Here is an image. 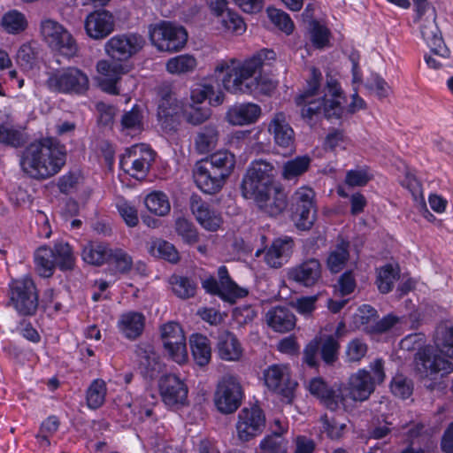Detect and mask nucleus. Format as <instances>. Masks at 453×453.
Here are the masks:
<instances>
[{
  "mask_svg": "<svg viewBox=\"0 0 453 453\" xmlns=\"http://www.w3.org/2000/svg\"><path fill=\"white\" fill-rule=\"evenodd\" d=\"M266 52L261 50L237 65L222 62L217 65L214 73L222 76V86L231 94L269 95L275 87L271 79L261 74ZM268 53L274 54L273 50Z\"/></svg>",
  "mask_w": 453,
  "mask_h": 453,
  "instance_id": "f257e3e1",
  "label": "nucleus"
},
{
  "mask_svg": "<svg viewBox=\"0 0 453 453\" xmlns=\"http://www.w3.org/2000/svg\"><path fill=\"white\" fill-rule=\"evenodd\" d=\"M273 166L264 160L254 161L242 178L241 189L247 199H253L270 216L280 215L287 207V196L275 185Z\"/></svg>",
  "mask_w": 453,
  "mask_h": 453,
  "instance_id": "f03ea898",
  "label": "nucleus"
},
{
  "mask_svg": "<svg viewBox=\"0 0 453 453\" xmlns=\"http://www.w3.org/2000/svg\"><path fill=\"white\" fill-rule=\"evenodd\" d=\"M66 161V149L56 137L31 142L22 151L19 165L30 178L42 180L58 173Z\"/></svg>",
  "mask_w": 453,
  "mask_h": 453,
  "instance_id": "7ed1b4c3",
  "label": "nucleus"
},
{
  "mask_svg": "<svg viewBox=\"0 0 453 453\" xmlns=\"http://www.w3.org/2000/svg\"><path fill=\"white\" fill-rule=\"evenodd\" d=\"M322 79L321 71L315 66L311 67V76L306 81V87L296 97V104L301 107V114L303 119L311 120L313 118L324 116L327 119H339L343 114V106H340L336 101H326V96L314 98L319 95Z\"/></svg>",
  "mask_w": 453,
  "mask_h": 453,
  "instance_id": "20e7f679",
  "label": "nucleus"
},
{
  "mask_svg": "<svg viewBox=\"0 0 453 453\" xmlns=\"http://www.w3.org/2000/svg\"><path fill=\"white\" fill-rule=\"evenodd\" d=\"M5 307L22 318L34 317L37 313L39 290L32 277L11 278L7 284Z\"/></svg>",
  "mask_w": 453,
  "mask_h": 453,
  "instance_id": "39448f33",
  "label": "nucleus"
},
{
  "mask_svg": "<svg viewBox=\"0 0 453 453\" xmlns=\"http://www.w3.org/2000/svg\"><path fill=\"white\" fill-rule=\"evenodd\" d=\"M316 193L308 186L298 188L291 196L292 218L297 229L310 230L317 219Z\"/></svg>",
  "mask_w": 453,
  "mask_h": 453,
  "instance_id": "423d86ee",
  "label": "nucleus"
},
{
  "mask_svg": "<svg viewBox=\"0 0 453 453\" xmlns=\"http://www.w3.org/2000/svg\"><path fill=\"white\" fill-rule=\"evenodd\" d=\"M43 41L52 51L67 58L77 55L79 47L73 35L60 23L48 19L41 22Z\"/></svg>",
  "mask_w": 453,
  "mask_h": 453,
  "instance_id": "0eeeda50",
  "label": "nucleus"
},
{
  "mask_svg": "<svg viewBox=\"0 0 453 453\" xmlns=\"http://www.w3.org/2000/svg\"><path fill=\"white\" fill-rule=\"evenodd\" d=\"M150 38L158 50L177 52L186 45L188 32L182 26L163 20L150 29Z\"/></svg>",
  "mask_w": 453,
  "mask_h": 453,
  "instance_id": "6e6552de",
  "label": "nucleus"
},
{
  "mask_svg": "<svg viewBox=\"0 0 453 453\" xmlns=\"http://www.w3.org/2000/svg\"><path fill=\"white\" fill-rule=\"evenodd\" d=\"M218 277L219 280L211 275L203 280L202 286L206 293L217 296L221 300L231 303L248 296L249 291L232 280L226 265H220L218 268Z\"/></svg>",
  "mask_w": 453,
  "mask_h": 453,
  "instance_id": "1a4fd4ad",
  "label": "nucleus"
},
{
  "mask_svg": "<svg viewBox=\"0 0 453 453\" xmlns=\"http://www.w3.org/2000/svg\"><path fill=\"white\" fill-rule=\"evenodd\" d=\"M243 395L242 387L237 378L226 375L217 384L214 404L220 413L231 414L241 406Z\"/></svg>",
  "mask_w": 453,
  "mask_h": 453,
  "instance_id": "9d476101",
  "label": "nucleus"
},
{
  "mask_svg": "<svg viewBox=\"0 0 453 453\" xmlns=\"http://www.w3.org/2000/svg\"><path fill=\"white\" fill-rule=\"evenodd\" d=\"M417 372L426 378L445 377L453 372V363L438 354L431 346H425L415 354Z\"/></svg>",
  "mask_w": 453,
  "mask_h": 453,
  "instance_id": "9b49d317",
  "label": "nucleus"
},
{
  "mask_svg": "<svg viewBox=\"0 0 453 453\" xmlns=\"http://www.w3.org/2000/svg\"><path fill=\"white\" fill-rule=\"evenodd\" d=\"M47 82L50 89L64 94L83 95L88 89L87 74L77 67L58 70L49 77Z\"/></svg>",
  "mask_w": 453,
  "mask_h": 453,
  "instance_id": "f8f14e48",
  "label": "nucleus"
},
{
  "mask_svg": "<svg viewBox=\"0 0 453 453\" xmlns=\"http://www.w3.org/2000/svg\"><path fill=\"white\" fill-rule=\"evenodd\" d=\"M161 339L165 350L173 362L183 365L188 360L186 336L182 326L173 321L161 326Z\"/></svg>",
  "mask_w": 453,
  "mask_h": 453,
  "instance_id": "ddd939ff",
  "label": "nucleus"
},
{
  "mask_svg": "<svg viewBox=\"0 0 453 453\" xmlns=\"http://www.w3.org/2000/svg\"><path fill=\"white\" fill-rule=\"evenodd\" d=\"M138 146L127 149L126 154L122 155L119 158V168L126 173L130 175L135 180H142L146 177L151 162L154 161V150L142 144L139 148L142 154L138 157L136 156V149Z\"/></svg>",
  "mask_w": 453,
  "mask_h": 453,
  "instance_id": "4468645a",
  "label": "nucleus"
},
{
  "mask_svg": "<svg viewBox=\"0 0 453 453\" xmlns=\"http://www.w3.org/2000/svg\"><path fill=\"white\" fill-rule=\"evenodd\" d=\"M263 376L265 385L270 391L288 400L293 399L297 382L290 378L287 366L277 364L269 365Z\"/></svg>",
  "mask_w": 453,
  "mask_h": 453,
  "instance_id": "2eb2a0df",
  "label": "nucleus"
},
{
  "mask_svg": "<svg viewBox=\"0 0 453 453\" xmlns=\"http://www.w3.org/2000/svg\"><path fill=\"white\" fill-rule=\"evenodd\" d=\"M265 426V416L263 410L255 405L250 409L243 408L238 414L236 431L242 441H249L262 434Z\"/></svg>",
  "mask_w": 453,
  "mask_h": 453,
  "instance_id": "dca6fc26",
  "label": "nucleus"
},
{
  "mask_svg": "<svg viewBox=\"0 0 453 453\" xmlns=\"http://www.w3.org/2000/svg\"><path fill=\"white\" fill-rule=\"evenodd\" d=\"M143 45L142 36L122 35L111 37L105 44V50L111 59L122 62L136 54Z\"/></svg>",
  "mask_w": 453,
  "mask_h": 453,
  "instance_id": "f3484780",
  "label": "nucleus"
},
{
  "mask_svg": "<svg viewBox=\"0 0 453 453\" xmlns=\"http://www.w3.org/2000/svg\"><path fill=\"white\" fill-rule=\"evenodd\" d=\"M310 394L319 400V403L326 409L335 411L344 400L340 388L330 385L321 377H314L308 384Z\"/></svg>",
  "mask_w": 453,
  "mask_h": 453,
  "instance_id": "a211bd4d",
  "label": "nucleus"
},
{
  "mask_svg": "<svg viewBox=\"0 0 453 453\" xmlns=\"http://www.w3.org/2000/svg\"><path fill=\"white\" fill-rule=\"evenodd\" d=\"M182 107L171 91L165 92L157 105V119L165 132H173L178 129L180 121Z\"/></svg>",
  "mask_w": 453,
  "mask_h": 453,
  "instance_id": "6ab92c4d",
  "label": "nucleus"
},
{
  "mask_svg": "<svg viewBox=\"0 0 453 453\" xmlns=\"http://www.w3.org/2000/svg\"><path fill=\"white\" fill-rule=\"evenodd\" d=\"M159 393L163 402L168 406L184 404L188 397V387L179 376L169 373L163 375L158 381Z\"/></svg>",
  "mask_w": 453,
  "mask_h": 453,
  "instance_id": "aec40b11",
  "label": "nucleus"
},
{
  "mask_svg": "<svg viewBox=\"0 0 453 453\" xmlns=\"http://www.w3.org/2000/svg\"><path fill=\"white\" fill-rule=\"evenodd\" d=\"M134 354L141 375L145 380H152L156 379L161 372L163 365L153 345L148 342H141L136 345Z\"/></svg>",
  "mask_w": 453,
  "mask_h": 453,
  "instance_id": "412c9836",
  "label": "nucleus"
},
{
  "mask_svg": "<svg viewBox=\"0 0 453 453\" xmlns=\"http://www.w3.org/2000/svg\"><path fill=\"white\" fill-rule=\"evenodd\" d=\"M114 27V16L104 9L91 12L84 21L86 34L95 40L106 38L113 32Z\"/></svg>",
  "mask_w": 453,
  "mask_h": 453,
  "instance_id": "4be33fe9",
  "label": "nucleus"
},
{
  "mask_svg": "<svg viewBox=\"0 0 453 453\" xmlns=\"http://www.w3.org/2000/svg\"><path fill=\"white\" fill-rule=\"evenodd\" d=\"M189 207L197 222L208 231H217L223 222L221 215L197 194L191 195Z\"/></svg>",
  "mask_w": 453,
  "mask_h": 453,
  "instance_id": "5701e85b",
  "label": "nucleus"
},
{
  "mask_svg": "<svg viewBox=\"0 0 453 453\" xmlns=\"http://www.w3.org/2000/svg\"><path fill=\"white\" fill-rule=\"evenodd\" d=\"M189 207L197 222L208 231H217L223 222L221 215L197 194L191 195Z\"/></svg>",
  "mask_w": 453,
  "mask_h": 453,
  "instance_id": "b1692460",
  "label": "nucleus"
},
{
  "mask_svg": "<svg viewBox=\"0 0 453 453\" xmlns=\"http://www.w3.org/2000/svg\"><path fill=\"white\" fill-rule=\"evenodd\" d=\"M189 207L197 222L208 231H217L223 222L221 215L197 194L191 195Z\"/></svg>",
  "mask_w": 453,
  "mask_h": 453,
  "instance_id": "393cba45",
  "label": "nucleus"
},
{
  "mask_svg": "<svg viewBox=\"0 0 453 453\" xmlns=\"http://www.w3.org/2000/svg\"><path fill=\"white\" fill-rule=\"evenodd\" d=\"M268 130L273 136L275 145L282 150V154L295 150V133L283 112H277L273 116L269 122Z\"/></svg>",
  "mask_w": 453,
  "mask_h": 453,
  "instance_id": "a878e982",
  "label": "nucleus"
},
{
  "mask_svg": "<svg viewBox=\"0 0 453 453\" xmlns=\"http://www.w3.org/2000/svg\"><path fill=\"white\" fill-rule=\"evenodd\" d=\"M193 179L196 187L203 193L214 195L219 193L226 182V179L217 172L196 162L193 168Z\"/></svg>",
  "mask_w": 453,
  "mask_h": 453,
  "instance_id": "bb28decb",
  "label": "nucleus"
},
{
  "mask_svg": "<svg viewBox=\"0 0 453 453\" xmlns=\"http://www.w3.org/2000/svg\"><path fill=\"white\" fill-rule=\"evenodd\" d=\"M321 277V264L319 259L309 258L288 272V279L303 287H312Z\"/></svg>",
  "mask_w": 453,
  "mask_h": 453,
  "instance_id": "cd10ccee",
  "label": "nucleus"
},
{
  "mask_svg": "<svg viewBox=\"0 0 453 453\" xmlns=\"http://www.w3.org/2000/svg\"><path fill=\"white\" fill-rule=\"evenodd\" d=\"M216 352L218 357L226 362H237L243 355V348L237 336L224 330L217 338Z\"/></svg>",
  "mask_w": 453,
  "mask_h": 453,
  "instance_id": "c85d7f7f",
  "label": "nucleus"
},
{
  "mask_svg": "<svg viewBox=\"0 0 453 453\" xmlns=\"http://www.w3.org/2000/svg\"><path fill=\"white\" fill-rule=\"evenodd\" d=\"M96 69L104 76L100 81L102 90L111 95H119V90L117 84L121 74L124 73L122 64L101 60L97 63Z\"/></svg>",
  "mask_w": 453,
  "mask_h": 453,
  "instance_id": "c756f323",
  "label": "nucleus"
},
{
  "mask_svg": "<svg viewBox=\"0 0 453 453\" xmlns=\"http://www.w3.org/2000/svg\"><path fill=\"white\" fill-rule=\"evenodd\" d=\"M198 162L210 167L226 180L232 174L236 164L234 154L228 150H217Z\"/></svg>",
  "mask_w": 453,
  "mask_h": 453,
  "instance_id": "7c9ffc66",
  "label": "nucleus"
},
{
  "mask_svg": "<svg viewBox=\"0 0 453 453\" xmlns=\"http://www.w3.org/2000/svg\"><path fill=\"white\" fill-rule=\"evenodd\" d=\"M293 244L290 237L274 239L265 254V263L272 268H280L290 257Z\"/></svg>",
  "mask_w": 453,
  "mask_h": 453,
  "instance_id": "2f4dec72",
  "label": "nucleus"
},
{
  "mask_svg": "<svg viewBox=\"0 0 453 453\" xmlns=\"http://www.w3.org/2000/svg\"><path fill=\"white\" fill-rule=\"evenodd\" d=\"M420 35L431 52L444 58H449L450 51L445 45L441 31L435 23V16L420 27Z\"/></svg>",
  "mask_w": 453,
  "mask_h": 453,
  "instance_id": "473e14b6",
  "label": "nucleus"
},
{
  "mask_svg": "<svg viewBox=\"0 0 453 453\" xmlns=\"http://www.w3.org/2000/svg\"><path fill=\"white\" fill-rule=\"evenodd\" d=\"M265 318L268 326L278 333L290 332L296 324V315L287 307H273L267 311Z\"/></svg>",
  "mask_w": 453,
  "mask_h": 453,
  "instance_id": "72a5a7b5",
  "label": "nucleus"
},
{
  "mask_svg": "<svg viewBox=\"0 0 453 453\" xmlns=\"http://www.w3.org/2000/svg\"><path fill=\"white\" fill-rule=\"evenodd\" d=\"M261 114V108L253 103L240 104L230 108L226 112L229 123L243 126L255 123Z\"/></svg>",
  "mask_w": 453,
  "mask_h": 453,
  "instance_id": "f704fd0d",
  "label": "nucleus"
},
{
  "mask_svg": "<svg viewBox=\"0 0 453 453\" xmlns=\"http://www.w3.org/2000/svg\"><path fill=\"white\" fill-rule=\"evenodd\" d=\"M349 383L350 394L356 401L362 402L368 399L375 388L371 373L365 369H360L352 374Z\"/></svg>",
  "mask_w": 453,
  "mask_h": 453,
  "instance_id": "c9c22d12",
  "label": "nucleus"
},
{
  "mask_svg": "<svg viewBox=\"0 0 453 453\" xmlns=\"http://www.w3.org/2000/svg\"><path fill=\"white\" fill-rule=\"evenodd\" d=\"M189 347L194 363L199 367L208 365L211 360V342L204 334L194 333L189 336Z\"/></svg>",
  "mask_w": 453,
  "mask_h": 453,
  "instance_id": "e433bc0d",
  "label": "nucleus"
},
{
  "mask_svg": "<svg viewBox=\"0 0 453 453\" xmlns=\"http://www.w3.org/2000/svg\"><path fill=\"white\" fill-rule=\"evenodd\" d=\"M144 325L145 317L142 313L128 311L120 316L118 328L126 338L134 340L142 334Z\"/></svg>",
  "mask_w": 453,
  "mask_h": 453,
  "instance_id": "4c0bfd02",
  "label": "nucleus"
},
{
  "mask_svg": "<svg viewBox=\"0 0 453 453\" xmlns=\"http://www.w3.org/2000/svg\"><path fill=\"white\" fill-rule=\"evenodd\" d=\"M349 241L339 236L334 249L326 259V265L331 273H337L344 268L349 259Z\"/></svg>",
  "mask_w": 453,
  "mask_h": 453,
  "instance_id": "58836bf2",
  "label": "nucleus"
},
{
  "mask_svg": "<svg viewBox=\"0 0 453 453\" xmlns=\"http://www.w3.org/2000/svg\"><path fill=\"white\" fill-rule=\"evenodd\" d=\"M110 245L104 242L89 241L82 248V260L91 265H105Z\"/></svg>",
  "mask_w": 453,
  "mask_h": 453,
  "instance_id": "ea45409f",
  "label": "nucleus"
},
{
  "mask_svg": "<svg viewBox=\"0 0 453 453\" xmlns=\"http://www.w3.org/2000/svg\"><path fill=\"white\" fill-rule=\"evenodd\" d=\"M168 283L174 296L182 300L192 298L197 290V282L192 277L173 273Z\"/></svg>",
  "mask_w": 453,
  "mask_h": 453,
  "instance_id": "a19ab883",
  "label": "nucleus"
},
{
  "mask_svg": "<svg viewBox=\"0 0 453 453\" xmlns=\"http://www.w3.org/2000/svg\"><path fill=\"white\" fill-rule=\"evenodd\" d=\"M105 264L113 271L114 274H126L133 266L132 257L121 248L109 250Z\"/></svg>",
  "mask_w": 453,
  "mask_h": 453,
  "instance_id": "79ce46f5",
  "label": "nucleus"
},
{
  "mask_svg": "<svg viewBox=\"0 0 453 453\" xmlns=\"http://www.w3.org/2000/svg\"><path fill=\"white\" fill-rule=\"evenodd\" d=\"M35 266L39 276L50 278L53 275L57 265L50 247L41 246L35 253Z\"/></svg>",
  "mask_w": 453,
  "mask_h": 453,
  "instance_id": "37998d69",
  "label": "nucleus"
},
{
  "mask_svg": "<svg viewBox=\"0 0 453 453\" xmlns=\"http://www.w3.org/2000/svg\"><path fill=\"white\" fill-rule=\"evenodd\" d=\"M107 395V385L103 379H95L91 381L86 390V405L89 410H97L105 402Z\"/></svg>",
  "mask_w": 453,
  "mask_h": 453,
  "instance_id": "c03bdc74",
  "label": "nucleus"
},
{
  "mask_svg": "<svg viewBox=\"0 0 453 453\" xmlns=\"http://www.w3.org/2000/svg\"><path fill=\"white\" fill-rule=\"evenodd\" d=\"M57 267L65 272L72 270L74 266L75 258L71 245L64 241L55 242L50 247Z\"/></svg>",
  "mask_w": 453,
  "mask_h": 453,
  "instance_id": "a18cd8bd",
  "label": "nucleus"
},
{
  "mask_svg": "<svg viewBox=\"0 0 453 453\" xmlns=\"http://www.w3.org/2000/svg\"><path fill=\"white\" fill-rule=\"evenodd\" d=\"M225 95L222 91H215L214 87L209 83L198 85L191 90V99L195 104H202L208 100L212 106L220 105L224 102Z\"/></svg>",
  "mask_w": 453,
  "mask_h": 453,
  "instance_id": "49530a36",
  "label": "nucleus"
},
{
  "mask_svg": "<svg viewBox=\"0 0 453 453\" xmlns=\"http://www.w3.org/2000/svg\"><path fill=\"white\" fill-rule=\"evenodd\" d=\"M144 204L150 213L159 217L167 215L171 211L168 196L159 190L150 192L144 198Z\"/></svg>",
  "mask_w": 453,
  "mask_h": 453,
  "instance_id": "de8ad7c7",
  "label": "nucleus"
},
{
  "mask_svg": "<svg viewBox=\"0 0 453 453\" xmlns=\"http://www.w3.org/2000/svg\"><path fill=\"white\" fill-rule=\"evenodd\" d=\"M219 139V132L213 125L205 126L195 139L196 149L198 153L205 154L211 150Z\"/></svg>",
  "mask_w": 453,
  "mask_h": 453,
  "instance_id": "09e8293b",
  "label": "nucleus"
},
{
  "mask_svg": "<svg viewBox=\"0 0 453 453\" xmlns=\"http://www.w3.org/2000/svg\"><path fill=\"white\" fill-rule=\"evenodd\" d=\"M389 389L394 396L407 400L413 394L414 383L411 379L398 372L391 379Z\"/></svg>",
  "mask_w": 453,
  "mask_h": 453,
  "instance_id": "8fccbe9b",
  "label": "nucleus"
},
{
  "mask_svg": "<svg viewBox=\"0 0 453 453\" xmlns=\"http://www.w3.org/2000/svg\"><path fill=\"white\" fill-rule=\"evenodd\" d=\"M311 158L308 155L297 156L284 163L282 175L286 180H292L306 173L311 165Z\"/></svg>",
  "mask_w": 453,
  "mask_h": 453,
  "instance_id": "3c124183",
  "label": "nucleus"
},
{
  "mask_svg": "<svg viewBox=\"0 0 453 453\" xmlns=\"http://www.w3.org/2000/svg\"><path fill=\"white\" fill-rule=\"evenodd\" d=\"M399 278V271L391 264H386L378 270L376 285L381 294H388L394 288V282Z\"/></svg>",
  "mask_w": 453,
  "mask_h": 453,
  "instance_id": "603ef678",
  "label": "nucleus"
},
{
  "mask_svg": "<svg viewBox=\"0 0 453 453\" xmlns=\"http://www.w3.org/2000/svg\"><path fill=\"white\" fill-rule=\"evenodd\" d=\"M2 25L7 33L17 35L27 28V21L23 13L17 10H12L3 16Z\"/></svg>",
  "mask_w": 453,
  "mask_h": 453,
  "instance_id": "864d4df0",
  "label": "nucleus"
},
{
  "mask_svg": "<svg viewBox=\"0 0 453 453\" xmlns=\"http://www.w3.org/2000/svg\"><path fill=\"white\" fill-rule=\"evenodd\" d=\"M151 254L158 258L164 259L171 264H177L180 261V254L175 246L165 240H157L151 246Z\"/></svg>",
  "mask_w": 453,
  "mask_h": 453,
  "instance_id": "5fc2aeb1",
  "label": "nucleus"
},
{
  "mask_svg": "<svg viewBox=\"0 0 453 453\" xmlns=\"http://www.w3.org/2000/svg\"><path fill=\"white\" fill-rule=\"evenodd\" d=\"M310 33L311 43L316 49H324L329 45L331 32L326 25L313 19Z\"/></svg>",
  "mask_w": 453,
  "mask_h": 453,
  "instance_id": "6e6d98bb",
  "label": "nucleus"
},
{
  "mask_svg": "<svg viewBox=\"0 0 453 453\" xmlns=\"http://www.w3.org/2000/svg\"><path fill=\"white\" fill-rule=\"evenodd\" d=\"M267 15L272 23L287 35L293 33L295 24L287 12L277 8L269 7L267 9Z\"/></svg>",
  "mask_w": 453,
  "mask_h": 453,
  "instance_id": "4d7b16f0",
  "label": "nucleus"
},
{
  "mask_svg": "<svg viewBox=\"0 0 453 453\" xmlns=\"http://www.w3.org/2000/svg\"><path fill=\"white\" fill-rule=\"evenodd\" d=\"M340 343L333 335H327L323 342H320V357L327 365H333L338 359Z\"/></svg>",
  "mask_w": 453,
  "mask_h": 453,
  "instance_id": "13d9d810",
  "label": "nucleus"
},
{
  "mask_svg": "<svg viewBox=\"0 0 453 453\" xmlns=\"http://www.w3.org/2000/svg\"><path fill=\"white\" fill-rule=\"evenodd\" d=\"M196 65V60L189 55H180L170 58L166 63V70L168 73H184L192 71Z\"/></svg>",
  "mask_w": 453,
  "mask_h": 453,
  "instance_id": "bf43d9fd",
  "label": "nucleus"
},
{
  "mask_svg": "<svg viewBox=\"0 0 453 453\" xmlns=\"http://www.w3.org/2000/svg\"><path fill=\"white\" fill-rule=\"evenodd\" d=\"M263 453H287V441L280 433L266 435L259 443Z\"/></svg>",
  "mask_w": 453,
  "mask_h": 453,
  "instance_id": "052dcab7",
  "label": "nucleus"
},
{
  "mask_svg": "<svg viewBox=\"0 0 453 453\" xmlns=\"http://www.w3.org/2000/svg\"><path fill=\"white\" fill-rule=\"evenodd\" d=\"M175 230L183 242L188 245L196 243L199 240V235L196 228L192 222L185 218H178L175 222Z\"/></svg>",
  "mask_w": 453,
  "mask_h": 453,
  "instance_id": "680f3d73",
  "label": "nucleus"
},
{
  "mask_svg": "<svg viewBox=\"0 0 453 453\" xmlns=\"http://www.w3.org/2000/svg\"><path fill=\"white\" fill-rule=\"evenodd\" d=\"M116 208L127 226L129 227H134L138 225V211L131 202L124 198L119 199L116 203Z\"/></svg>",
  "mask_w": 453,
  "mask_h": 453,
  "instance_id": "e2e57ef3",
  "label": "nucleus"
},
{
  "mask_svg": "<svg viewBox=\"0 0 453 453\" xmlns=\"http://www.w3.org/2000/svg\"><path fill=\"white\" fill-rule=\"evenodd\" d=\"M372 178L373 175L369 173V168L365 166L364 168L347 171L344 182L351 188L365 187Z\"/></svg>",
  "mask_w": 453,
  "mask_h": 453,
  "instance_id": "0e129e2a",
  "label": "nucleus"
},
{
  "mask_svg": "<svg viewBox=\"0 0 453 453\" xmlns=\"http://www.w3.org/2000/svg\"><path fill=\"white\" fill-rule=\"evenodd\" d=\"M435 343L441 352L453 357V325H445L438 331Z\"/></svg>",
  "mask_w": 453,
  "mask_h": 453,
  "instance_id": "69168bd1",
  "label": "nucleus"
},
{
  "mask_svg": "<svg viewBox=\"0 0 453 453\" xmlns=\"http://www.w3.org/2000/svg\"><path fill=\"white\" fill-rule=\"evenodd\" d=\"M1 349L3 353L11 359L20 361L32 354L33 350L29 348H25L14 341L6 339L1 342Z\"/></svg>",
  "mask_w": 453,
  "mask_h": 453,
  "instance_id": "338daca9",
  "label": "nucleus"
},
{
  "mask_svg": "<svg viewBox=\"0 0 453 453\" xmlns=\"http://www.w3.org/2000/svg\"><path fill=\"white\" fill-rule=\"evenodd\" d=\"M222 26L226 31L242 35L246 30V24L241 15L232 10H226L222 19Z\"/></svg>",
  "mask_w": 453,
  "mask_h": 453,
  "instance_id": "774afa93",
  "label": "nucleus"
}]
</instances>
